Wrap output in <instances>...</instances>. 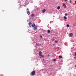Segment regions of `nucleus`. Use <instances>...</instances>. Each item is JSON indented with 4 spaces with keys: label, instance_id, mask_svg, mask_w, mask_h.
I'll use <instances>...</instances> for the list:
<instances>
[{
    "label": "nucleus",
    "instance_id": "nucleus-13",
    "mask_svg": "<svg viewBox=\"0 0 76 76\" xmlns=\"http://www.w3.org/2000/svg\"><path fill=\"white\" fill-rule=\"evenodd\" d=\"M40 56H41L40 58H41L42 57H44V55H41Z\"/></svg>",
    "mask_w": 76,
    "mask_h": 76
},
{
    "label": "nucleus",
    "instance_id": "nucleus-10",
    "mask_svg": "<svg viewBox=\"0 0 76 76\" xmlns=\"http://www.w3.org/2000/svg\"><path fill=\"white\" fill-rule=\"evenodd\" d=\"M27 13L28 15H30V12H29V11H28L27 12Z\"/></svg>",
    "mask_w": 76,
    "mask_h": 76
},
{
    "label": "nucleus",
    "instance_id": "nucleus-22",
    "mask_svg": "<svg viewBox=\"0 0 76 76\" xmlns=\"http://www.w3.org/2000/svg\"><path fill=\"white\" fill-rule=\"evenodd\" d=\"M55 42L56 43H57V42H58V41H56Z\"/></svg>",
    "mask_w": 76,
    "mask_h": 76
},
{
    "label": "nucleus",
    "instance_id": "nucleus-8",
    "mask_svg": "<svg viewBox=\"0 0 76 76\" xmlns=\"http://www.w3.org/2000/svg\"><path fill=\"white\" fill-rule=\"evenodd\" d=\"M31 16L33 18L35 16V15H34V14H32L31 15Z\"/></svg>",
    "mask_w": 76,
    "mask_h": 76
},
{
    "label": "nucleus",
    "instance_id": "nucleus-9",
    "mask_svg": "<svg viewBox=\"0 0 76 76\" xmlns=\"http://www.w3.org/2000/svg\"><path fill=\"white\" fill-rule=\"evenodd\" d=\"M76 26V23H74L73 24V26Z\"/></svg>",
    "mask_w": 76,
    "mask_h": 76
},
{
    "label": "nucleus",
    "instance_id": "nucleus-20",
    "mask_svg": "<svg viewBox=\"0 0 76 76\" xmlns=\"http://www.w3.org/2000/svg\"><path fill=\"white\" fill-rule=\"evenodd\" d=\"M74 56H76V52L75 53Z\"/></svg>",
    "mask_w": 76,
    "mask_h": 76
},
{
    "label": "nucleus",
    "instance_id": "nucleus-4",
    "mask_svg": "<svg viewBox=\"0 0 76 76\" xmlns=\"http://www.w3.org/2000/svg\"><path fill=\"white\" fill-rule=\"evenodd\" d=\"M46 11V10L45 9H44L43 10H42V13H44Z\"/></svg>",
    "mask_w": 76,
    "mask_h": 76
},
{
    "label": "nucleus",
    "instance_id": "nucleus-17",
    "mask_svg": "<svg viewBox=\"0 0 76 76\" xmlns=\"http://www.w3.org/2000/svg\"><path fill=\"white\" fill-rule=\"evenodd\" d=\"M64 18L65 19H67V17L66 16H64Z\"/></svg>",
    "mask_w": 76,
    "mask_h": 76
},
{
    "label": "nucleus",
    "instance_id": "nucleus-14",
    "mask_svg": "<svg viewBox=\"0 0 76 76\" xmlns=\"http://www.w3.org/2000/svg\"><path fill=\"white\" fill-rule=\"evenodd\" d=\"M60 9V7L59 6H58V7H57V9L58 10H59Z\"/></svg>",
    "mask_w": 76,
    "mask_h": 76
},
{
    "label": "nucleus",
    "instance_id": "nucleus-28",
    "mask_svg": "<svg viewBox=\"0 0 76 76\" xmlns=\"http://www.w3.org/2000/svg\"><path fill=\"white\" fill-rule=\"evenodd\" d=\"M75 4H76V0L75 2Z\"/></svg>",
    "mask_w": 76,
    "mask_h": 76
},
{
    "label": "nucleus",
    "instance_id": "nucleus-31",
    "mask_svg": "<svg viewBox=\"0 0 76 76\" xmlns=\"http://www.w3.org/2000/svg\"><path fill=\"white\" fill-rule=\"evenodd\" d=\"M75 67H76V64L75 65Z\"/></svg>",
    "mask_w": 76,
    "mask_h": 76
},
{
    "label": "nucleus",
    "instance_id": "nucleus-1",
    "mask_svg": "<svg viewBox=\"0 0 76 76\" xmlns=\"http://www.w3.org/2000/svg\"><path fill=\"white\" fill-rule=\"evenodd\" d=\"M35 71H33L30 73L31 75H32V76H34L35 75Z\"/></svg>",
    "mask_w": 76,
    "mask_h": 76
},
{
    "label": "nucleus",
    "instance_id": "nucleus-12",
    "mask_svg": "<svg viewBox=\"0 0 76 76\" xmlns=\"http://www.w3.org/2000/svg\"><path fill=\"white\" fill-rule=\"evenodd\" d=\"M59 58H62V56H59Z\"/></svg>",
    "mask_w": 76,
    "mask_h": 76
},
{
    "label": "nucleus",
    "instance_id": "nucleus-15",
    "mask_svg": "<svg viewBox=\"0 0 76 76\" xmlns=\"http://www.w3.org/2000/svg\"><path fill=\"white\" fill-rule=\"evenodd\" d=\"M53 61H56V59H53Z\"/></svg>",
    "mask_w": 76,
    "mask_h": 76
},
{
    "label": "nucleus",
    "instance_id": "nucleus-21",
    "mask_svg": "<svg viewBox=\"0 0 76 76\" xmlns=\"http://www.w3.org/2000/svg\"><path fill=\"white\" fill-rule=\"evenodd\" d=\"M65 16H67V13H65Z\"/></svg>",
    "mask_w": 76,
    "mask_h": 76
},
{
    "label": "nucleus",
    "instance_id": "nucleus-2",
    "mask_svg": "<svg viewBox=\"0 0 76 76\" xmlns=\"http://www.w3.org/2000/svg\"><path fill=\"white\" fill-rule=\"evenodd\" d=\"M73 35V34L72 33H70L69 34V37H72Z\"/></svg>",
    "mask_w": 76,
    "mask_h": 76
},
{
    "label": "nucleus",
    "instance_id": "nucleus-5",
    "mask_svg": "<svg viewBox=\"0 0 76 76\" xmlns=\"http://www.w3.org/2000/svg\"><path fill=\"white\" fill-rule=\"evenodd\" d=\"M39 56H40L42 54V52L41 51H39Z\"/></svg>",
    "mask_w": 76,
    "mask_h": 76
},
{
    "label": "nucleus",
    "instance_id": "nucleus-27",
    "mask_svg": "<svg viewBox=\"0 0 76 76\" xmlns=\"http://www.w3.org/2000/svg\"><path fill=\"white\" fill-rule=\"evenodd\" d=\"M75 58H76V56L74 57Z\"/></svg>",
    "mask_w": 76,
    "mask_h": 76
},
{
    "label": "nucleus",
    "instance_id": "nucleus-29",
    "mask_svg": "<svg viewBox=\"0 0 76 76\" xmlns=\"http://www.w3.org/2000/svg\"><path fill=\"white\" fill-rule=\"evenodd\" d=\"M29 26L30 28H31V25H29Z\"/></svg>",
    "mask_w": 76,
    "mask_h": 76
},
{
    "label": "nucleus",
    "instance_id": "nucleus-16",
    "mask_svg": "<svg viewBox=\"0 0 76 76\" xmlns=\"http://www.w3.org/2000/svg\"><path fill=\"white\" fill-rule=\"evenodd\" d=\"M66 26L67 27H69V26H70L69 25V24H67L66 25Z\"/></svg>",
    "mask_w": 76,
    "mask_h": 76
},
{
    "label": "nucleus",
    "instance_id": "nucleus-23",
    "mask_svg": "<svg viewBox=\"0 0 76 76\" xmlns=\"http://www.w3.org/2000/svg\"><path fill=\"white\" fill-rule=\"evenodd\" d=\"M67 0H64V1H65V2H66V1H67Z\"/></svg>",
    "mask_w": 76,
    "mask_h": 76
},
{
    "label": "nucleus",
    "instance_id": "nucleus-18",
    "mask_svg": "<svg viewBox=\"0 0 76 76\" xmlns=\"http://www.w3.org/2000/svg\"><path fill=\"white\" fill-rule=\"evenodd\" d=\"M36 45H37V47H38V46H39V44H36Z\"/></svg>",
    "mask_w": 76,
    "mask_h": 76
},
{
    "label": "nucleus",
    "instance_id": "nucleus-24",
    "mask_svg": "<svg viewBox=\"0 0 76 76\" xmlns=\"http://www.w3.org/2000/svg\"><path fill=\"white\" fill-rule=\"evenodd\" d=\"M29 10V9L27 8V10Z\"/></svg>",
    "mask_w": 76,
    "mask_h": 76
},
{
    "label": "nucleus",
    "instance_id": "nucleus-25",
    "mask_svg": "<svg viewBox=\"0 0 76 76\" xmlns=\"http://www.w3.org/2000/svg\"><path fill=\"white\" fill-rule=\"evenodd\" d=\"M69 2L71 3V2H72V1L71 0H70L69 1Z\"/></svg>",
    "mask_w": 76,
    "mask_h": 76
},
{
    "label": "nucleus",
    "instance_id": "nucleus-26",
    "mask_svg": "<svg viewBox=\"0 0 76 76\" xmlns=\"http://www.w3.org/2000/svg\"><path fill=\"white\" fill-rule=\"evenodd\" d=\"M40 37L42 38V37L41 36H40Z\"/></svg>",
    "mask_w": 76,
    "mask_h": 76
},
{
    "label": "nucleus",
    "instance_id": "nucleus-6",
    "mask_svg": "<svg viewBox=\"0 0 76 76\" xmlns=\"http://www.w3.org/2000/svg\"><path fill=\"white\" fill-rule=\"evenodd\" d=\"M63 6H64V8H66V4L64 3L63 4Z\"/></svg>",
    "mask_w": 76,
    "mask_h": 76
},
{
    "label": "nucleus",
    "instance_id": "nucleus-32",
    "mask_svg": "<svg viewBox=\"0 0 76 76\" xmlns=\"http://www.w3.org/2000/svg\"><path fill=\"white\" fill-rule=\"evenodd\" d=\"M48 56H50V55H49Z\"/></svg>",
    "mask_w": 76,
    "mask_h": 76
},
{
    "label": "nucleus",
    "instance_id": "nucleus-3",
    "mask_svg": "<svg viewBox=\"0 0 76 76\" xmlns=\"http://www.w3.org/2000/svg\"><path fill=\"white\" fill-rule=\"evenodd\" d=\"M34 27V28L33 29L34 30H36V29H37V26H35Z\"/></svg>",
    "mask_w": 76,
    "mask_h": 76
},
{
    "label": "nucleus",
    "instance_id": "nucleus-30",
    "mask_svg": "<svg viewBox=\"0 0 76 76\" xmlns=\"http://www.w3.org/2000/svg\"><path fill=\"white\" fill-rule=\"evenodd\" d=\"M40 45H41V44H40Z\"/></svg>",
    "mask_w": 76,
    "mask_h": 76
},
{
    "label": "nucleus",
    "instance_id": "nucleus-19",
    "mask_svg": "<svg viewBox=\"0 0 76 76\" xmlns=\"http://www.w3.org/2000/svg\"><path fill=\"white\" fill-rule=\"evenodd\" d=\"M31 24H32V23L31 22H30L29 23V25H31Z\"/></svg>",
    "mask_w": 76,
    "mask_h": 76
},
{
    "label": "nucleus",
    "instance_id": "nucleus-7",
    "mask_svg": "<svg viewBox=\"0 0 76 76\" xmlns=\"http://www.w3.org/2000/svg\"><path fill=\"white\" fill-rule=\"evenodd\" d=\"M31 26H32V27H34L35 26V24L33 23Z\"/></svg>",
    "mask_w": 76,
    "mask_h": 76
},
{
    "label": "nucleus",
    "instance_id": "nucleus-11",
    "mask_svg": "<svg viewBox=\"0 0 76 76\" xmlns=\"http://www.w3.org/2000/svg\"><path fill=\"white\" fill-rule=\"evenodd\" d=\"M47 32L48 34H50V30H49Z\"/></svg>",
    "mask_w": 76,
    "mask_h": 76
}]
</instances>
